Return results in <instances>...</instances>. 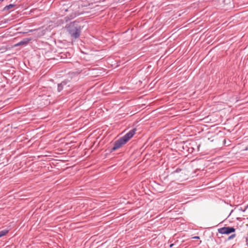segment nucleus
I'll return each mask as SVG.
<instances>
[{
    "instance_id": "9",
    "label": "nucleus",
    "mask_w": 248,
    "mask_h": 248,
    "mask_svg": "<svg viewBox=\"0 0 248 248\" xmlns=\"http://www.w3.org/2000/svg\"><path fill=\"white\" fill-rule=\"evenodd\" d=\"M193 150H194V148L193 147H188V151L189 153H192Z\"/></svg>"
},
{
    "instance_id": "6",
    "label": "nucleus",
    "mask_w": 248,
    "mask_h": 248,
    "mask_svg": "<svg viewBox=\"0 0 248 248\" xmlns=\"http://www.w3.org/2000/svg\"><path fill=\"white\" fill-rule=\"evenodd\" d=\"M8 231L6 230L0 231V237L6 235L8 233Z\"/></svg>"
},
{
    "instance_id": "5",
    "label": "nucleus",
    "mask_w": 248,
    "mask_h": 248,
    "mask_svg": "<svg viewBox=\"0 0 248 248\" xmlns=\"http://www.w3.org/2000/svg\"><path fill=\"white\" fill-rule=\"evenodd\" d=\"M63 85H65V83L64 82L58 84V91L59 92H61L62 90Z\"/></svg>"
},
{
    "instance_id": "10",
    "label": "nucleus",
    "mask_w": 248,
    "mask_h": 248,
    "mask_svg": "<svg viewBox=\"0 0 248 248\" xmlns=\"http://www.w3.org/2000/svg\"><path fill=\"white\" fill-rule=\"evenodd\" d=\"M191 238H192V239H200V237H199V236H195V237H191Z\"/></svg>"
},
{
    "instance_id": "8",
    "label": "nucleus",
    "mask_w": 248,
    "mask_h": 248,
    "mask_svg": "<svg viewBox=\"0 0 248 248\" xmlns=\"http://www.w3.org/2000/svg\"><path fill=\"white\" fill-rule=\"evenodd\" d=\"M236 237L235 234H232L228 238V240H230Z\"/></svg>"
},
{
    "instance_id": "4",
    "label": "nucleus",
    "mask_w": 248,
    "mask_h": 248,
    "mask_svg": "<svg viewBox=\"0 0 248 248\" xmlns=\"http://www.w3.org/2000/svg\"><path fill=\"white\" fill-rule=\"evenodd\" d=\"M29 42V40H27V39L23 40L19 42V43H17L15 45V46H21V45H26Z\"/></svg>"
},
{
    "instance_id": "11",
    "label": "nucleus",
    "mask_w": 248,
    "mask_h": 248,
    "mask_svg": "<svg viewBox=\"0 0 248 248\" xmlns=\"http://www.w3.org/2000/svg\"><path fill=\"white\" fill-rule=\"evenodd\" d=\"M174 245L173 244H170V247L171 248V247H172Z\"/></svg>"
},
{
    "instance_id": "1",
    "label": "nucleus",
    "mask_w": 248,
    "mask_h": 248,
    "mask_svg": "<svg viewBox=\"0 0 248 248\" xmlns=\"http://www.w3.org/2000/svg\"><path fill=\"white\" fill-rule=\"evenodd\" d=\"M135 131V129L131 130L123 137L116 141L112 148V150L115 151L126 143L134 136Z\"/></svg>"
},
{
    "instance_id": "3",
    "label": "nucleus",
    "mask_w": 248,
    "mask_h": 248,
    "mask_svg": "<svg viewBox=\"0 0 248 248\" xmlns=\"http://www.w3.org/2000/svg\"><path fill=\"white\" fill-rule=\"evenodd\" d=\"M218 232L222 234H229L234 232L235 229L233 227H224L218 229Z\"/></svg>"
},
{
    "instance_id": "7",
    "label": "nucleus",
    "mask_w": 248,
    "mask_h": 248,
    "mask_svg": "<svg viewBox=\"0 0 248 248\" xmlns=\"http://www.w3.org/2000/svg\"><path fill=\"white\" fill-rule=\"evenodd\" d=\"M15 6V5L14 4H10L8 5H7L4 8V10H9L12 8H13Z\"/></svg>"
},
{
    "instance_id": "2",
    "label": "nucleus",
    "mask_w": 248,
    "mask_h": 248,
    "mask_svg": "<svg viewBox=\"0 0 248 248\" xmlns=\"http://www.w3.org/2000/svg\"><path fill=\"white\" fill-rule=\"evenodd\" d=\"M68 31L72 37L74 38H78L80 34L79 28L75 27L74 24H70L67 28Z\"/></svg>"
},
{
    "instance_id": "12",
    "label": "nucleus",
    "mask_w": 248,
    "mask_h": 248,
    "mask_svg": "<svg viewBox=\"0 0 248 248\" xmlns=\"http://www.w3.org/2000/svg\"><path fill=\"white\" fill-rule=\"evenodd\" d=\"M3 0H0V1H3Z\"/></svg>"
}]
</instances>
